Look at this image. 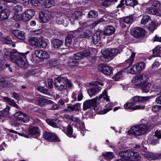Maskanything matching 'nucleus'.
Returning a JSON list of instances; mask_svg holds the SVG:
<instances>
[{"label":"nucleus","mask_w":161,"mask_h":161,"mask_svg":"<svg viewBox=\"0 0 161 161\" xmlns=\"http://www.w3.org/2000/svg\"><path fill=\"white\" fill-rule=\"evenodd\" d=\"M1 53L4 57L9 56L12 61L20 66L25 68L28 65L25 53H20L15 52L14 50L11 51L9 49L6 48L3 49Z\"/></svg>","instance_id":"1"},{"label":"nucleus","mask_w":161,"mask_h":161,"mask_svg":"<svg viewBox=\"0 0 161 161\" xmlns=\"http://www.w3.org/2000/svg\"><path fill=\"white\" fill-rule=\"evenodd\" d=\"M81 31V29L79 28L75 31L70 32L67 35L65 42L67 47H69L72 44L73 42H75L80 38L79 34Z\"/></svg>","instance_id":"2"},{"label":"nucleus","mask_w":161,"mask_h":161,"mask_svg":"<svg viewBox=\"0 0 161 161\" xmlns=\"http://www.w3.org/2000/svg\"><path fill=\"white\" fill-rule=\"evenodd\" d=\"M54 85L59 91H63L67 88L68 79L66 77H58L54 78Z\"/></svg>","instance_id":"3"},{"label":"nucleus","mask_w":161,"mask_h":161,"mask_svg":"<svg viewBox=\"0 0 161 161\" xmlns=\"http://www.w3.org/2000/svg\"><path fill=\"white\" fill-rule=\"evenodd\" d=\"M148 127L146 125L141 124L133 126L130 129V133L136 136H141L147 132Z\"/></svg>","instance_id":"4"},{"label":"nucleus","mask_w":161,"mask_h":161,"mask_svg":"<svg viewBox=\"0 0 161 161\" xmlns=\"http://www.w3.org/2000/svg\"><path fill=\"white\" fill-rule=\"evenodd\" d=\"M126 53L127 58H128V59L126 60L125 62L126 63L129 64V66L126 68L127 71L131 74L136 73L137 70L135 68V67H134V65L131 67L129 66L134 61V57L136 55L135 53L130 51L127 52Z\"/></svg>","instance_id":"5"},{"label":"nucleus","mask_w":161,"mask_h":161,"mask_svg":"<svg viewBox=\"0 0 161 161\" xmlns=\"http://www.w3.org/2000/svg\"><path fill=\"white\" fill-rule=\"evenodd\" d=\"M102 98V96L100 95L99 97H97L94 98L92 99L91 100H87L85 101L83 105V110H86L87 109L90 108L92 106H93L95 110H98V108H97V106H96V105L97 103V98L100 99Z\"/></svg>","instance_id":"6"},{"label":"nucleus","mask_w":161,"mask_h":161,"mask_svg":"<svg viewBox=\"0 0 161 161\" xmlns=\"http://www.w3.org/2000/svg\"><path fill=\"white\" fill-rule=\"evenodd\" d=\"M90 85H93L95 86L94 87L89 89L88 91V93L91 97L96 95L101 90L100 87L99 85L103 86V84L98 81H95L90 83Z\"/></svg>","instance_id":"7"},{"label":"nucleus","mask_w":161,"mask_h":161,"mask_svg":"<svg viewBox=\"0 0 161 161\" xmlns=\"http://www.w3.org/2000/svg\"><path fill=\"white\" fill-rule=\"evenodd\" d=\"M43 137V138L49 142H59L60 140L57 135L51 132H44Z\"/></svg>","instance_id":"8"},{"label":"nucleus","mask_w":161,"mask_h":161,"mask_svg":"<svg viewBox=\"0 0 161 161\" xmlns=\"http://www.w3.org/2000/svg\"><path fill=\"white\" fill-rule=\"evenodd\" d=\"M98 69L99 71L106 75H109L112 72V68L105 64H100Z\"/></svg>","instance_id":"9"},{"label":"nucleus","mask_w":161,"mask_h":161,"mask_svg":"<svg viewBox=\"0 0 161 161\" xmlns=\"http://www.w3.org/2000/svg\"><path fill=\"white\" fill-rule=\"evenodd\" d=\"M14 116L17 120L24 123L29 122L30 118L28 115L20 111L16 112L14 114Z\"/></svg>","instance_id":"10"},{"label":"nucleus","mask_w":161,"mask_h":161,"mask_svg":"<svg viewBox=\"0 0 161 161\" xmlns=\"http://www.w3.org/2000/svg\"><path fill=\"white\" fill-rule=\"evenodd\" d=\"M131 33L134 37L136 38H139L144 36L145 31L141 28L136 27L131 30Z\"/></svg>","instance_id":"11"},{"label":"nucleus","mask_w":161,"mask_h":161,"mask_svg":"<svg viewBox=\"0 0 161 161\" xmlns=\"http://www.w3.org/2000/svg\"><path fill=\"white\" fill-rule=\"evenodd\" d=\"M133 22V17L132 16H129L124 18L122 19L120 24L121 27L124 28L128 27Z\"/></svg>","instance_id":"12"},{"label":"nucleus","mask_w":161,"mask_h":161,"mask_svg":"<svg viewBox=\"0 0 161 161\" xmlns=\"http://www.w3.org/2000/svg\"><path fill=\"white\" fill-rule=\"evenodd\" d=\"M104 34L102 31H97L92 37L93 42L95 44L99 42L101 38H104Z\"/></svg>","instance_id":"13"},{"label":"nucleus","mask_w":161,"mask_h":161,"mask_svg":"<svg viewBox=\"0 0 161 161\" xmlns=\"http://www.w3.org/2000/svg\"><path fill=\"white\" fill-rule=\"evenodd\" d=\"M149 99V97L148 96L141 97L136 96L133 97L130 99V101L135 104L137 103H143L148 101Z\"/></svg>","instance_id":"14"},{"label":"nucleus","mask_w":161,"mask_h":161,"mask_svg":"<svg viewBox=\"0 0 161 161\" xmlns=\"http://www.w3.org/2000/svg\"><path fill=\"white\" fill-rule=\"evenodd\" d=\"M119 50L116 48H109L105 51V58H108V57L110 58H114L116 56L118 53H120Z\"/></svg>","instance_id":"15"},{"label":"nucleus","mask_w":161,"mask_h":161,"mask_svg":"<svg viewBox=\"0 0 161 161\" xmlns=\"http://www.w3.org/2000/svg\"><path fill=\"white\" fill-rule=\"evenodd\" d=\"M124 108L126 109H130L133 110L138 109H143L145 108V105H138L135 106L132 103H126L124 105Z\"/></svg>","instance_id":"16"},{"label":"nucleus","mask_w":161,"mask_h":161,"mask_svg":"<svg viewBox=\"0 0 161 161\" xmlns=\"http://www.w3.org/2000/svg\"><path fill=\"white\" fill-rule=\"evenodd\" d=\"M91 54L90 51L88 50H84L82 51L78 52L75 53L74 55V58L75 59L79 60L81 58L87 57Z\"/></svg>","instance_id":"17"},{"label":"nucleus","mask_w":161,"mask_h":161,"mask_svg":"<svg viewBox=\"0 0 161 161\" xmlns=\"http://www.w3.org/2000/svg\"><path fill=\"white\" fill-rule=\"evenodd\" d=\"M148 78V76L146 74L143 73L136 76L133 81L135 83H138V84L143 83L146 82Z\"/></svg>","instance_id":"18"},{"label":"nucleus","mask_w":161,"mask_h":161,"mask_svg":"<svg viewBox=\"0 0 161 161\" xmlns=\"http://www.w3.org/2000/svg\"><path fill=\"white\" fill-rule=\"evenodd\" d=\"M35 13L32 9H29L26 10L25 12L23 14L22 16V19L25 21H28L34 15Z\"/></svg>","instance_id":"19"},{"label":"nucleus","mask_w":161,"mask_h":161,"mask_svg":"<svg viewBox=\"0 0 161 161\" xmlns=\"http://www.w3.org/2000/svg\"><path fill=\"white\" fill-rule=\"evenodd\" d=\"M144 156L149 160L160 159H161V153H151L145 154Z\"/></svg>","instance_id":"20"},{"label":"nucleus","mask_w":161,"mask_h":161,"mask_svg":"<svg viewBox=\"0 0 161 161\" xmlns=\"http://www.w3.org/2000/svg\"><path fill=\"white\" fill-rule=\"evenodd\" d=\"M37 101L39 105L42 107H44L47 104H52L53 103V102L52 101L48 100L43 97H38Z\"/></svg>","instance_id":"21"},{"label":"nucleus","mask_w":161,"mask_h":161,"mask_svg":"<svg viewBox=\"0 0 161 161\" xmlns=\"http://www.w3.org/2000/svg\"><path fill=\"white\" fill-rule=\"evenodd\" d=\"M40 17L42 22L45 23L50 19L51 18V15L50 13L48 12H41L40 14Z\"/></svg>","instance_id":"22"},{"label":"nucleus","mask_w":161,"mask_h":161,"mask_svg":"<svg viewBox=\"0 0 161 161\" xmlns=\"http://www.w3.org/2000/svg\"><path fill=\"white\" fill-rule=\"evenodd\" d=\"M12 33L18 39L24 40L25 39V33L23 31L14 30L12 31Z\"/></svg>","instance_id":"23"},{"label":"nucleus","mask_w":161,"mask_h":161,"mask_svg":"<svg viewBox=\"0 0 161 161\" xmlns=\"http://www.w3.org/2000/svg\"><path fill=\"white\" fill-rule=\"evenodd\" d=\"M80 108V105L79 103H77L76 104L73 105L71 106H68L64 110V111L72 112L75 111H79Z\"/></svg>","instance_id":"24"},{"label":"nucleus","mask_w":161,"mask_h":161,"mask_svg":"<svg viewBox=\"0 0 161 161\" xmlns=\"http://www.w3.org/2000/svg\"><path fill=\"white\" fill-rule=\"evenodd\" d=\"M41 5L45 6L47 8H50L54 6L55 2L54 0H41L40 1Z\"/></svg>","instance_id":"25"},{"label":"nucleus","mask_w":161,"mask_h":161,"mask_svg":"<svg viewBox=\"0 0 161 161\" xmlns=\"http://www.w3.org/2000/svg\"><path fill=\"white\" fill-rule=\"evenodd\" d=\"M131 153L133 154L132 151L130 150H128L125 152H120L119 155L124 159L130 160Z\"/></svg>","instance_id":"26"},{"label":"nucleus","mask_w":161,"mask_h":161,"mask_svg":"<svg viewBox=\"0 0 161 161\" xmlns=\"http://www.w3.org/2000/svg\"><path fill=\"white\" fill-rule=\"evenodd\" d=\"M145 12L147 13L155 15L158 16L161 15L160 13L158 11V10L157 8L153 7L146 8Z\"/></svg>","instance_id":"27"},{"label":"nucleus","mask_w":161,"mask_h":161,"mask_svg":"<svg viewBox=\"0 0 161 161\" xmlns=\"http://www.w3.org/2000/svg\"><path fill=\"white\" fill-rule=\"evenodd\" d=\"M28 133L30 135H35L36 137L39 136L40 134L39 129L36 127H31L29 128Z\"/></svg>","instance_id":"28"},{"label":"nucleus","mask_w":161,"mask_h":161,"mask_svg":"<svg viewBox=\"0 0 161 161\" xmlns=\"http://www.w3.org/2000/svg\"><path fill=\"white\" fill-rule=\"evenodd\" d=\"M115 32V29L112 26H107L104 31H103L104 34V36L107 35L109 36L114 34Z\"/></svg>","instance_id":"29"},{"label":"nucleus","mask_w":161,"mask_h":161,"mask_svg":"<svg viewBox=\"0 0 161 161\" xmlns=\"http://www.w3.org/2000/svg\"><path fill=\"white\" fill-rule=\"evenodd\" d=\"M79 38H88L90 37L92 35V31L90 30H86L83 32L81 33L80 34V33L79 34Z\"/></svg>","instance_id":"30"},{"label":"nucleus","mask_w":161,"mask_h":161,"mask_svg":"<svg viewBox=\"0 0 161 161\" xmlns=\"http://www.w3.org/2000/svg\"><path fill=\"white\" fill-rule=\"evenodd\" d=\"M52 41V46L56 48L60 47L63 44V41L58 39H54Z\"/></svg>","instance_id":"31"},{"label":"nucleus","mask_w":161,"mask_h":161,"mask_svg":"<svg viewBox=\"0 0 161 161\" xmlns=\"http://www.w3.org/2000/svg\"><path fill=\"white\" fill-rule=\"evenodd\" d=\"M153 56L154 57L161 56V46L158 45L153 49Z\"/></svg>","instance_id":"32"},{"label":"nucleus","mask_w":161,"mask_h":161,"mask_svg":"<svg viewBox=\"0 0 161 161\" xmlns=\"http://www.w3.org/2000/svg\"><path fill=\"white\" fill-rule=\"evenodd\" d=\"M47 123L50 125L55 128L58 127L57 123L59 121L57 119H47Z\"/></svg>","instance_id":"33"},{"label":"nucleus","mask_w":161,"mask_h":161,"mask_svg":"<svg viewBox=\"0 0 161 161\" xmlns=\"http://www.w3.org/2000/svg\"><path fill=\"white\" fill-rule=\"evenodd\" d=\"M145 66V64L143 62H139L134 65V67L138 71H141L144 69Z\"/></svg>","instance_id":"34"},{"label":"nucleus","mask_w":161,"mask_h":161,"mask_svg":"<svg viewBox=\"0 0 161 161\" xmlns=\"http://www.w3.org/2000/svg\"><path fill=\"white\" fill-rule=\"evenodd\" d=\"M81 15V13L79 11L75 12L72 14V17L70 19L72 24H74V20H77Z\"/></svg>","instance_id":"35"},{"label":"nucleus","mask_w":161,"mask_h":161,"mask_svg":"<svg viewBox=\"0 0 161 161\" xmlns=\"http://www.w3.org/2000/svg\"><path fill=\"white\" fill-rule=\"evenodd\" d=\"M77 93L76 92H74L72 94V98L74 101L77 100L78 101H80L82 99L83 96L81 93H80L78 94L77 96Z\"/></svg>","instance_id":"36"},{"label":"nucleus","mask_w":161,"mask_h":161,"mask_svg":"<svg viewBox=\"0 0 161 161\" xmlns=\"http://www.w3.org/2000/svg\"><path fill=\"white\" fill-rule=\"evenodd\" d=\"M7 3H16L17 1L16 0H0V11L2 10L3 6Z\"/></svg>","instance_id":"37"},{"label":"nucleus","mask_w":161,"mask_h":161,"mask_svg":"<svg viewBox=\"0 0 161 161\" xmlns=\"http://www.w3.org/2000/svg\"><path fill=\"white\" fill-rule=\"evenodd\" d=\"M124 72L123 71L118 72L114 76L112 77L113 80L118 81L120 79H122L123 76Z\"/></svg>","instance_id":"38"},{"label":"nucleus","mask_w":161,"mask_h":161,"mask_svg":"<svg viewBox=\"0 0 161 161\" xmlns=\"http://www.w3.org/2000/svg\"><path fill=\"white\" fill-rule=\"evenodd\" d=\"M67 135L70 137H73L74 138H76V136L73 135V129L72 127L69 125H68L67 127Z\"/></svg>","instance_id":"39"},{"label":"nucleus","mask_w":161,"mask_h":161,"mask_svg":"<svg viewBox=\"0 0 161 161\" xmlns=\"http://www.w3.org/2000/svg\"><path fill=\"white\" fill-rule=\"evenodd\" d=\"M64 14H58L56 19V23L58 24H61L64 22Z\"/></svg>","instance_id":"40"},{"label":"nucleus","mask_w":161,"mask_h":161,"mask_svg":"<svg viewBox=\"0 0 161 161\" xmlns=\"http://www.w3.org/2000/svg\"><path fill=\"white\" fill-rule=\"evenodd\" d=\"M132 153L130 155V160L136 161L139 160L141 158V156L139 153L137 152H135L132 151Z\"/></svg>","instance_id":"41"},{"label":"nucleus","mask_w":161,"mask_h":161,"mask_svg":"<svg viewBox=\"0 0 161 161\" xmlns=\"http://www.w3.org/2000/svg\"><path fill=\"white\" fill-rule=\"evenodd\" d=\"M39 39L36 37H31L29 40V42L30 44L32 46H34L37 47Z\"/></svg>","instance_id":"42"},{"label":"nucleus","mask_w":161,"mask_h":161,"mask_svg":"<svg viewBox=\"0 0 161 161\" xmlns=\"http://www.w3.org/2000/svg\"><path fill=\"white\" fill-rule=\"evenodd\" d=\"M3 100L7 102L10 105L12 106L18 108L19 106L15 103L14 100H11L10 98L8 97H4Z\"/></svg>","instance_id":"43"},{"label":"nucleus","mask_w":161,"mask_h":161,"mask_svg":"<svg viewBox=\"0 0 161 161\" xmlns=\"http://www.w3.org/2000/svg\"><path fill=\"white\" fill-rule=\"evenodd\" d=\"M37 89L38 91L45 95H50L49 92L44 87L39 86L37 87Z\"/></svg>","instance_id":"44"},{"label":"nucleus","mask_w":161,"mask_h":161,"mask_svg":"<svg viewBox=\"0 0 161 161\" xmlns=\"http://www.w3.org/2000/svg\"><path fill=\"white\" fill-rule=\"evenodd\" d=\"M151 84L150 83H148L147 84H145L143 85L142 87V92H143L147 93L149 91Z\"/></svg>","instance_id":"45"},{"label":"nucleus","mask_w":161,"mask_h":161,"mask_svg":"<svg viewBox=\"0 0 161 161\" xmlns=\"http://www.w3.org/2000/svg\"><path fill=\"white\" fill-rule=\"evenodd\" d=\"M125 3L127 6H133L137 4L136 0H125Z\"/></svg>","instance_id":"46"},{"label":"nucleus","mask_w":161,"mask_h":161,"mask_svg":"<svg viewBox=\"0 0 161 161\" xmlns=\"http://www.w3.org/2000/svg\"><path fill=\"white\" fill-rule=\"evenodd\" d=\"M8 14L6 11H1L0 12V20H3L8 18Z\"/></svg>","instance_id":"47"},{"label":"nucleus","mask_w":161,"mask_h":161,"mask_svg":"<svg viewBox=\"0 0 161 161\" xmlns=\"http://www.w3.org/2000/svg\"><path fill=\"white\" fill-rule=\"evenodd\" d=\"M47 46V43L42 40L39 39L37 47L45 48Z\"/></svg>","instance_id":"48"},{"label":"nucleus","mask_w":161,"mask_h":161,"mask_svg":"<svg viewBox=\"0 0 161 161\" xmlns=\"http://www.w3.org/2000/svg\"><path fill=\"white\" fill-rule=\"evenodd\" d=\"M151 20L150 17L147 15H144L141 20V24H145L147 23L149 21Z\"/></svg>","instance_id":"49"},{"label":"nucleus","mask_w":161,"mask_h":161,"mask_svg":"<svg viewBox=\"0 0 161 161\" xmlns=\"http://www.w3.org/2000/svg\"><path fill=\"white\" fill-rule=\"evenodd\" d=\"M0 40L3 43L8 44H11L13 42L12 40L8 38L2 37L1 38Z\"/></svg>","instance_id":"50"},{"label":"nucleus","mask_w":161,"mask_h":161,"mask_svg":"<svg viewBox=\"0 0 161 161\" xmlns=\"http://www.w3.org/2000/svg\"><path fill=\"white\" fill-rule=\"evenodd\" d=\"M157 22L156 21H152L149 24V29L150 31H154L157 27Z\"/></svg>","instance_id":"51"},{"label":"nucleus","mask_w":161,"mask_h":161,"mask_svg":"<svg viewBox=\"0 0 161 161\" xmlns=\"http://www.w3.org/2000/svg\"><path fill=\"white\" fill-rule=\"evenodd\" d=\"M98 14L97 12L96 11L91 10L88 13V16L89 18H92L97 16Z\"/></svg>","instance_id":"52"},{"label":"nucleus","mask_w":161,"mask_h":161,"mask_svg":"<svg viewBox=\"0 0 161 161\" xmlns=\"http://www.w3.org/2000/svg\"><path fill=\"white\" fill-rule=\"evenodd\" d=\"M103 155L107 159H112L114 157L112 153L110 152H107L105 154L103 153Z\"/></svg>","instance_id":"53"},{"label":"nucleus","mask_w":161,"mask_h":161,"mask_svg":"<svg viewBox=\"0 0 161 161\" xmlns=\"http://www.w3.org/2000/svg\"><path fill=\"white\" fill-rule=\"evenodd\" d=\"M77 59H72L70 60L69 61V64L70 66L74 67L78 65V62Z\"/></svg>","instance_id":"54"},{"label":"nucleus","mask_w":161,"mask_h":161,"mask_svg":"<svg viewBox=\"0 0 161 161\" xmlns=\"http://www.w3.org/2000/svg\"><path fill=\"white\" fill-rule=\"evenodd\" d=\"M41 0H30L31 3L35 6H37L39 4L41 5L40 1Z\"/></svg>","instance_id":"55"},{"label":"nucleus","mask_w":161,"mask_h":161,"mask_svg":"<svg viewBox=\"0 0 161 161\" xmlns=\"http://www.w3.org/2000/svg\"><path fill=\"white\" fill-rule=\"evenodd\" d=\"M22 8L21 6L18 5L14 8V10L16 13H21L22 11Z\"/></svg>","instance_id":"56"},{"label":"nucleus","mask_w":161,"mask_h":161,"mask_svg":"<svg viewBox=\"0 0 161 161\" xmlns=\"http://www.w3.org/2000/svg\"><path fill=\"white\" fill-rule=\"evenodd\" d=\"M53 104H53L52 105H51L50 107L48 108V109L51 110H58V108L59 107L58 105L56 104H54L53 103Z\"/></svg>","instance_id":"57"},{"label":"nucleus","mask_w":161,"mask_h":161,"mask_svg":"<svg viewBox=\"0 0 161 161\" xmlns=\"http://www.w3.org/2000/svg\"><path fill=\"white\" fill-rule=\"evenodd\" d=\"M102 5L107 7L111 4L109 0H105L101 4Z\"/></svg>","instance_id":"58"},{"label":"nucleus","mask_w":161,"mask_h":161,"mask_svg":"<svg viewBox=\"0 0 161 161\" xmlns=\"http://www.w3.org/2000/svg\"><path fill=\"white\" fill-rule=\"evenodd\" d=\"M5 83L3 86H5L6 87H11L13 86V84L11 82L8 81L7 80H6Z\"/></svg>","instance_id":"59"},{"label":"nucleus","mask_w":161,"mask_h":161,"mask_svg":"<svg viewBox=\"0 0 161 161\" xmlns=\"http://www.w3.org/2000/svg\"><path fill=\"white\" fill-rule=\"evenodd\" d=\"M2 117L6 118L8 116V112L6 110H4L2 111Z\"/></svg>","instance_id":"60"},{"label":"nucleus","mask_w":161,"mask_h":161,"mask_svg":"<svg viewBox=\"0 0 161 161\" xmlns=\"http://www.w3.org/2000/svg\"><path fill=\"white\" fill-rule=\"evenodd\" d=\"M40 50H35L33 54V57L39 58L40 55Z\"/></svg>","instance_id":"61"},{"label":"nucleus","mask_w":161,"mask_h":161,"mask_svg":"<svg viewBox=\"0 0 161 161\" xmlns=\"http://www.w3.org/2000/svg\"><path fill=\"white\" fill-rule=\"evenodd\" d=\"M153 6L154 7H160V3L157 0H155L152 3Z\"/></svg>","instance_id":"62"},{"label":"nucleus","mask_w":161,"mask_h":161,"mask_svg":"<svg viewBox=\"0 0 161 161\" xmlns=\"http://www.w3.org/2000/svg\"><path fill=\"white\" fill-rule=\"evenodd\" d=\"M154 135L158 139L161 138V131L156 130L155 132Z\"/></svg>","instance_id":"63"},{"label":"nucleus","mask_w":161,"mask_h":161,"mask_svg":"<svg viewBox=\"0 0 161 161\" xmlns=\"http://www.w3.org/2000/svg\"><path fill=\"white\" fill-rule=\"evenodd\" d=\"M47 82L48 85V86L50 88H52L53 87V80L52 79H48Z\"/></svg>","instance_id":"64"}]
</instances>
